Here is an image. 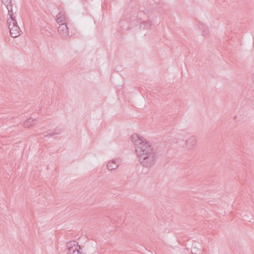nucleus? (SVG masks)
<instances>
[{
	"label": "nucleus",
	"mask_w": 254,
	"mask_h": 254,
	"mask_svg": "<svg viewBox=\"0 0 254 254\" xmlns=\"http://www.w3.org/2000/svg\"><path fill=\"white\" fill-rule=\"evenodd\" d=\"M191 253L194 254H198L200 253V251L198 248L194 246L191 248Z\"/></svg>",
	"instance_id": "obj_14"
},
{
	"label": "nucleus",
	"mask_w": 254,
	"mask_h": 254,
	"mask_svg": "<svg viewBox=\"0 0 254 254\" xmlns=\"http://www.w3.org/2000/svg\"><path fill=\"white\" fill-rule=\"evenodd\" d=\"M66 247L68 250L67 254H84L82 251H81L80 246L75 241L67 243Z\"/></svg>",
	"instance_id": "obj_2"
},
{
	"label": "nucleus",
	"mask_w": 254,
	"mask_h": 254,
	"mask_svg": "<svg viewBox=\"0 0 254 254\" xmlns=\"http://www.w3.org/2000/svg\"><path fill=\"white\" fill-rule=\"evenodd\" d=\"M152 24H153L152 22L150 20L144 21L140 24V28L143 29H148Z\"/></svg>",
	"instance_id": "obj_10"
},
{
	"label": "nucleus",
	"mask_w": 254,
	"mask_h": 254,
	"mask_svg": "<svg viewBox=\"0 0 254 254\" xmlns=\"http://www.w3.org/2000/svg\"><path fill=\"white\" fill-rule=\"evenodd\" d=\"M131 140L135 146V149L138 147H140V146H141V145L149 142L143 140L142 138L139 136V135L136 133H134L131 135Z\"/></svg>",
	"instance_id": "obj_4"
},
{
	"label": "nucleus",
	"mask_w": 254,
	"mask_h": 254,
	"mask_svg": "<svg viewBox=\"0 0 254 254\" xmlns=\"http://www.w3.org/2000/svg\"><path fill=\"white\" fill-rule=\"evenodd\" d=\"M196 138L195 136H191L188 138L186 141V146L188 149H193L196 145Z\"/></svg>",
	"instance_id": "obj_5"
},
{
	"label": "nucleus",
	"mask_w": 254,
	"mask_h": 254,
	"mask_svg": "<svg viewBox=\"0 0 254 254\" xmlns=\"http://www.w3.org/2000/svg\"><path fill=\"white\" fill-rule=\"evenodd\" d=\"M67 20L68 18L64 11H60L56 16V21L58 23H65L66 24Z\"/></svg>",
	"instance_id": "obj_6"
},
{
	"label": "nucleus",
	"mask_w": 254,
	"mask_h": 254,
	"mask_svg": "<svg viewBox=\"0 0 254 254\" xmlns=\"http://www.w3.org/2000/svg\"><path fill=\"white\" fill-rule=\"evenodd\" d=\"M199 29L202 31V33L203 36H205L208 34L207 30H205L204 26L202 24H200L199 25Z\"/></svg>",
	"instance_id": "obj_13"
},
{
	"label": "nucleus",
	"mask_w": 254,
	"mask_h": 254,
	"mask_svg": "<svg viewBox=\"0 0 254 254\" xmlns=\"http://www.w3.org/2000/svg\"><path fill=\"white\" fill-rule=\"evenodd\" d=\"M107 166L109 170H114L118 167L119 165L115 160H112L108 163Z\"/></svg>",
	"instance_id": "obj_9"
},
{
	"label": "nucleus",
	"mask_w": 254,
	"mask_h": 254,
	"mask_svg": "<svg viewBox=\"0 0 254 254\" xmlns=\"http://www.w3.org/2000/svg\"><path fill=\"white\" fill-rule=\"evenodd\" d=\"M58 32L62 39H66L69 37L68 28L65 23L60 24L58 27Z\"/></svg>",
	"instance_id": "obj_3"
},
{
	"label": "nucleus",
	"mask_w": 254,
	"mask_h": 254,
	"mask_svg": "<svg viewBox=\"0 0 254 254\" xmlns=\"http://www.w3.org/2000/svg\"><path fill=\"white\" fill-rule=\"evenodd\" d=\"M10 36L13 38L17 37L20 35V29L18 25L15 26L14 27H11L9 29Z\"/></svg>",
	"instance_id": "obj_7"
},
{
	"label": "nucleus",
	"mask_w": 254,
	"mask_h": 254,
	"mask_svg": "<svg viewBox=\"0 0 254 254\" xmlns=\"http://www.w3.org/2000/svg\"><path fill=\"white\" fill-rule=\"evenodd\" d=\"M1 2L3 4H8L11 3V0H1Z\"/></svg>",
	"instance_id": "obj_16"
},
{
	"label": "nucleus",
	"mask_w": 254,
	"mask_h": 254,
	"mask_svg": "<svg viewBox=\"0 0 254 254\" xmlns=\"http://www.w3.org/2000/svg\"><path fill=\"white\" fill-rule=\"evenodd\" d=\"M7 22L8 24L9 29H10L11 27H14L15 26L18 25L14 16L12 17L9 16V18L7 20Z\"/></svg>",
	"instance_id": "obj_8"
},
{
	"label": "nucleus",
	"mask_w": 254,
	"mask_h": 254,
	"mask_svg": "<svg viewBox=\"0 0 254 254\" xmlns=\"http://www.w3.org/2000/svg\"><path fill=\"white\" fill-rule=\"evenodd\" d=\"M34 121L35 120L34 119L31 118H29L24 122V126L25 127H29L34 124Z\"/></svg>",
	"instance_id": "obj_12"
},
{
	"label": "nucleus",
	"mask_w": 254,
	"mask_h": 254,
	"mask_svg": "<svg viewBox=\"0 0 254 254\" xmlns=\"http://www.w3.org/2000/svg\"><path fill=\"white\" fill-rule=\"evenodd\" d=\"M60 132H50V133H48L46 135H45V136L46 137V136H54V135H56V134H58Z\"/></svg>",
	"instance_id": "obj_15"
},
{
	"label": "nucleus",
	"mask_w": 254,
	"mask_h": 254,
	"mask_svg": "<svg viewBox=\"0 0 254 254\" xmlns=\"http://www.w3.org/2000/svg\"><path fill=\"white\" fill-rule=\"evenodd\" d=\"M135 152L138 162L143 167L149 168L155 165L157 154L156 149L150 142L138 147Z\"/></svg>",
	"instance_id": "obj_1"
},
{
	"label": "nucleus",
	"mask_w": 254,
	"mask_h": 254,
	"mask_svg": "<svg viewBox=\"0 0 254 254\" xmlns=\"http://www.w3.org/2000/svg\"><path fill=\"white\" fill-rule=\"evenodd\" d=\"M6 7V8L8 10V14L9 16H14V13L12 11V5L11 2L8 4H4Z\"/></svg>",
	"instance_id": "obj_11"
}]
</instances>
